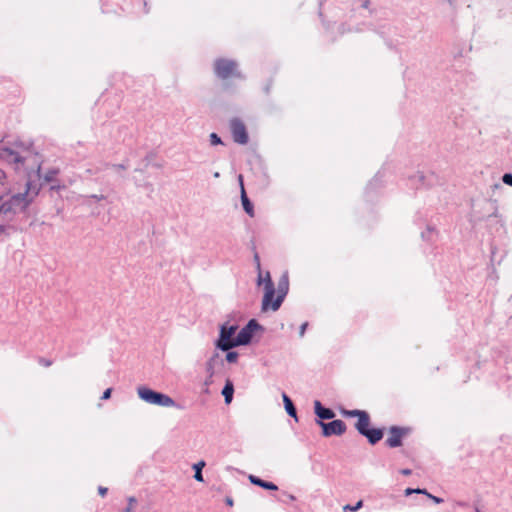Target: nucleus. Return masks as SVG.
Returning a JSON list of instances; mask_svg holds the SVG:
<instances>
[{
  "mask_svg": "<svg viewBox=\"0 0 512 512\" xmlns=\"http://www.w3.org/2000/svg\"><path fill=\"white\" fill-rule=\"evenodd\" d=\"M370 422L369 414L364 411V413L358 417L355 423V428L361 435L368 439L370 444L375 445L383 438V430L379 428H370Z\"/></svg>",
  "mask_w": 512,
  "mask_h": 512,
  "instance_id": "obj_1",
  "label": "nucleus"
},
{
  "mask_svg": "<svg viewBox=\"0 0 512 512\" xmlns=\"http://www.w3.org/2000/svg\"><path fill=\"white\" fill-rule=\"evenodd\" d=\"M287 290V284L284 287L280 286L277 296L275 297V287H271L264 289V296L262 299V310L267 311L271 309L272 311H276L280 308Z\"/></svg>",
  "mask_w": 512,
  "mask_h": 512,
  "instance_id": "obj_2",
  "label": "nucleus"
},
{
  "mask_svg": "<svg viewBox=\"0 0 512 512\" xmlns=\"http://www.w3.org/2000/svg\"><path fill=\"white\" fill-rule=\"evenodd\" d=\"M138 396L149 404H154L163 407H171L174 405V400L162 393L155 392L145 386L137 388Z\"/></svg>",
  "mask_w": 512,
  "mask_h": 512,
  "instance_id": "obj_3",
  "label": "nucleus"
},
{
  "mask_svg": "<svg viewBox=\"0 0 512 512\" xmlns=\"http://www.w3.org/2000/svg\"><path fill=\"white\" fill-rule=\"evenodd\" d=\"M214 72L223 80L240 76L237 69V63L233 60L224 58L217 59L214 62Z\"/></svg>",
  "mask_w": 512,
  "mask_h": 512,
  "instance_id": "obj_4",
  "label": "nucleus"
},
{
  "mask_svg": "<svg viewBox=\"0 0 512 512\" xmlns=\"http://www.w3.org/2000/svg\"><path fill=\"white\" fill-rule=\"evenodd\" d=\"M238 329L236 325L224 324L220 329V337L216 343V346L223 350L228 351L235 347V333Z\"/></svg>",
  "mask_w": 512,
  "mask_h": 512,
  "instance_id": "obj_5",
  "label": "nucleus"
},
{
  "mask_svg": "<svg viewBox=\"0 0 512 512\" xmlns=\"http://www.w3.org/2000/svg\"><path fill=\"white\" fill-rule=\"evenodd\" d=\"M230 130L234 142L245 145L248 143V133L245 124L238 118H234L230 121Z\"/></svg>",
  "mask_w": 512,
  "mask_h": 512,
  "instance_id": "obj_6",
  "label": "nucleus"
},
{
  "mask_svg": "<svg viewBox=\"0 0 512 512\" xmlns=\"http://www.w3.org/2000/svg\"><path fill=\"white\" fill-rule=\"evenodd\" d=\"M317 423L323 429V435L329 437L332 435H342L346 432V424L342 420H334L330 423H324L318 420Z\"/></svg>",
  "mask_w": 512,
  "mask_h": 512,
  "instance_id": "obj_7",
  "label": "nucleus"
},
{
  "mask_svg": "<svg viewBox=\"0 0 512 512\" xmlns=\"http://www.w3.org/2000/svg\"><path fill=\"white\" fill-rule=\"evenodd\" d=\"M258 328V323L252 319L243 327L235 337V347L248 344L251 341L253 332Z\"/></svg>",
  "mask_w": 512,
  "mask_h": 512,
  "instance_id": "obj_8",
  "label": "nucleus"
},
{
  "mask_svg": "<svg viewBox=\"0 0 512 512\" xmlns=\"http://www.w3.org/2000/svg\"><path fill=\"white\" fill-rule=\"evenodd\" d=\"M408 429L393 426L389 430V436L386 439V444L390 448L399 447L402 445V438L407 434Z\"/></svg>",
  "mask_w": 512,
  "mask_h": 512,
  "instance_id": "obj_9",
  "label": "nucleus"
},
{
  "mask_svg": "<svg viewBox=\"0 0 512 512\" xmlns=\"http://www.w3.org/2000/svg\"><path fill=\"white\" fill-rule=\"evenodd\" d=\"M239 181H240V186H241V202H242L243 209L250 217H253L254 216V208H253V205L250 202L249 198L247 197V194H246V191H245V188L243 185L242 175L239 176Z\"/></svg>",
  "mask_w": 512,
  "mask_h": 512,
  "instance_id": "obj_10",
  "label": "nucleus"
},
{
  "mask_svg": "<svg viewBox=\"0 0 512 512\" xmlns=\"http://www.w3.org/2000/svg\"><path fill=\"white\" fill-rule=\"evenodd\" d=\"M314 405L315 413L320 419H332L335 416L331 409L323 407L319 401H315Z\"/></svg>",
  "mask_w": 512,
  "mask_h": 512,
  "instance_id": "obj_11",
  "label": "nucleus"
},
{
  "mask_svg": "<svg viewBox=\"0 0 512 512\" xmlns=\"http://www.w3.org/2000/svg\"><path fill=\"white\" fill-rule=\"evenodd\" d=\"M249 480H250L251 483H253V484L257 485V486H260V487H262L264 489H267V490H277L278 489V487L274 483L264 481V480L254 476V475H250L249 476Z\"/></svg>",
  "mask_w": 512,
  "mask_h": 512,
  "instance_id": "obj_12",
  "label": "nucleus"
},
{
  "mask_svg": "<svg viewBox=\"0 0 512 512\" xmlns=\"http://www.w3.org/2000/svg\"><path fill=\"white\" fill-rule=\"evenodd\" d=\"M234 387L233 383L230 380L226 381V384L222 390V395L224 396L225 403L230 404L233 398Z\"/></svg>",
  "mask_w": 512,
  "mask_h": 512,
  "instance_id": "obj_13",
  "label": "nucleus"
},
{
  "mask_svg": "<svg viewBox=\"0 0 512 512\" xmlns=\"http://www.w3.org/2000/svg\"><path fill=\"white\" fill-rule=\"evenodd\" d=\"M257 284L258 285L264 284V289L269 288V284L271 287H274L270 273L266 272L265 275H263L261 270L258 273Z\"/></svg>",
  "mask_w": 512,
  "mask_h": 512,
  "instance_id": "obj_14",
  "label": "nucleus"
},
{
  "mask_svg": "<svg viewBox=\"0 0 512 512\" xmlns=\"http://www.w3.org/2000/svg\"><path fill=\"white\" fill-rule=\"evenodd\" d=\"M283 401H284L285 409H286L287 413L292 417H296V409L293 405V402L286 394H283Z\"/></svg>",
  "mask_w": 512,
  "mask_h": 512,
  "instance_id": "obj_15",
  "label": "nucleus"
},
{
  "mask_svg": "<svg viewBox=\"0 0 512 512\" xmlns=\"http://www.w3.org/2000/svg\"><path fill=\"white\" fill-rule=\"evenodd\" d=\"M204 466H205L204 461H199L198 463L193 465V468L195 470L194 478L199 482H203L202 468Z\"/></svg>",
  "mask_w": 512,
  "mask_h": 512,
  "instance_id": "obj_16",
  "label": "nucleus"
},
{
  "mask_svg": "<svg viewBox=\"0 0 512 512\" xmlns=\"http://www.w3.org/2000/svg\"><path fill=\"white\" fill-rule=\"evenodd\" d=\"M362 413H364V410H343L342 415L345 417H359Z\"/></svg>",
  "mask_w": 512,
  "mask_h": 512,
  "instance_id": "obj_17",
  "label": "nucleus"
},
{
  "mask_svg": "<svg viewBox=\"0 0 512 512\" xmlns=\"http://www.w3.org/2000/svg\"><path fill=\"white\" fill-rule=\"evenodd\" d=\"M217 358H218V354H215L207 362V371L209 372L210 376H212L214 374V362L216 361Z\"/></svg>",
  "mask_w": 512,
  "mask_h": 512,
  "instance_id": "obj_18",
  "label": "nucleus"
},
{
  "mask_svg": "<svg viewBox=\"0 0 512 512\" xmlns=\"http://www.w3.org/2000/svg\"><path fill=\"white\" fill-rule=\"evenodd\" d=\"M362 505H363V501H362V500H360V501H358V502L356 503V505H354V506H351V505H345V506L343 507V510H344L345 512H348V511H352V512H353V511H357V510H359V509L362 507Z\"/></svg>",
  "mask_w": 512,
  "mask_h": 512,
  "instance_id": "obj_19",
  "label": "nucleus"
},
{
  "mask_svg": "<svg viewBox=\"0 0 512 512\" xmlns=\"http://www.w3.org/2000/svg\"><path fill=\"white\" fill-rule=\"evenodd\" d=\"M237 359H238V353L228 350V353L226 354V360L229 363H235L237 361Z\"/></svg>",
  "mask_w": 512,
  "mask_h": 512,
  "instance_id": "obj_20",
  "label": "nucleus"
},
{
  "mask_svg": "<svg viewBox=\"0 0 512 512\" xmlns=\"http://www.w3.org/2000/svg\"><path fill=\"white\" fill-rule=\"evenodd\" d=\"M57 173H58L57 170H51V171L47 172L44 176V181L47 183L53 181L55 179Z\"/></svg>",
  "mask_w": 512,
  "mask_h": 512,
  "instance_id": "obj_21",
  "label": "nucleus"
},
{
  "mask_svg": "<svg viewBox=\"0 0 512 512\" xmlns=\"http://www.w3.org/2000/svg\"><path fill=\"white\" fill-rule=\"evenodd\" d=\"M210 141L212 145H217L221 143V139L218 137L216 133L210 134Z\"/></svg>",
  "mask_w": 512,
  "mask_h": 512,
  "instance_id": "obj_22",
  "label": "nucleus"
},
{
  "mask_svg": "<svg viewBox=\"0 0 512 512\" xmlns=\"http://www.w3.org/2000/svg\"><path fill=\"white\" fill-rule=\"evenodd\" d=\"M502 180L505 184L512 186V174H504Z\"/></svg>",
  "mask_w": 512,
  "mask_h": 512,
  "instance_id": "obj_23",
  "label": "nucleus"
},
{
  "mask_svg": "<svg viewBox=\"0 0 512 512\" xmlns=\"http://www.w3.org/2000/svg\"><path fill=\"white\" fill-rule=\"evenodd\" d=\"M128 501H129V504H128V507L126 508L125 512H131L134 507V504L136 503V499L134 497H130L128 499Z\"/></svg>",
  "mask_w": 512,
  "mask_h": 512,
  "instance_id": "obj_24",
  "label": "nucleus"
},
{
  "mask_svg": "<svg viewBox=\"0 0 512 512\" xmlns=\"http://www.w3.org/2000/svg\"><path fill=\"white\" fill-rule=\"evenodd\" d=\"M426 496H427L428 498H430L431 500H433V501H434L435 503H437V504H440V503H442V502H443V499H442V498H439V497H437V496H434V495H432V494H430V493H426Z\"/></svg>",
  "mask_w": 512,
  "mask_h": 512,
  "instance_id": "obj_25",
  "label": "nucleus"
},
{
  "mask_svg": "<svg viewBox=\"0 0 512 512\" xmlns=\"http://www.w3.org/2000/svg\"><path fill=\"white\" fill-rule=\"evenodd\" d=\"M111 393H112V389L111 388L106 389L103 392V395H102L101 399H103V400L109 399L111 397Z\"/></svg>",
  "mask_w": 512,
  "mask_h": 512,
  "instance_id": "obj_26",
  "label": "nucleus"
},
{
  "mask_svg": "<svg viewBox=\"0 0 512 512\" xmlns=\"http://www.w3.org/2000/svg\"><path fill=\"white\" fill-rule=\"evenodd\" d=\"M307 326H308V323H307V322L303 323V324L300 326V331H299V335H300V337H303V336H304Z\"/></svg>",
  "mask_w": 512,
  "mask_h": 512,
  "instance_id": "obj_27",
  "label": "nucleus"
},
{
  "mask_svg": "<svg viewBox=\"0 0 512 512\" xmlns=\"http://www.w3.org/2000/svg\"><path fill=\"white\" fill-rule=\"evenodd\" d=\"M254 259H255V262H256V265H257V269H258V271H260L261 270V265H260V258L258 256V254H255Z\"/></svg>",
  "mask_w": 512,
  "mask_h": 512,
  "instance_id": "obj_28",
  "label": "nucleus"
},
{
  "mask_svg": "<svg viewBox=\"0 0 512 512\" xmlns=\"http://www.w3.org/2000/svg\"><path fill=\"white\" fill-rule=\"evenodd\" d=\"M40 363L43 365V366H50L52 364V362L50 360H47V359H41L40 360Z\"/></svg>",
  "mask_w": 512,
  "mask_h": 512,
  "instance_id": "obj_29",
  "label": "nucleus"
},
{
  "mask_svg": "<svg viewBox=\"0 0 512 512\" xmlns=\"http://www.w3.org/2000/svg\"><path fill=\"white\" fill-rule=\"evenodd\" d=\"M98 491H99L101 496H105V494L107 493V488L99 487Z\"/></svg>",
  "mask_w": 512,
  "mask_h": 512,
  "instance_id": "obj_30",
  "label": "nucleus"
},
{
  "mask_svg": "<svg viewBox=\"0 0 512 512\" xmlns=\"http://www.w3.org/2000/svg\"><path fill=\"white\" fill-rule=\"evenodd\" d=\"M401 473L405 476H409L411 474V470L410 469H402Z\"/></svg>",
  "mask_w": 512,
  "mask_h": 512,
  "instance_id": "obj_31",
  "label": "nucleus"
},
{
  "mask_svg": "<svg viewBox=\"0 0 512 512\" xmlns=\"http://www.w3.org/2000/svg\"><path fill=\"white\" fill-rule=\"evenodd\" d=\"M412 493H415V489L407 488V489L405 490V495H406V496H408V495H410V494H412Z\"/></svg>",
  "mask_w": 512,
  "mask_h": 512,
  "instance_id": "obj_32",
  "label": "nucleus"
},
{
  "mask_svg": "<svg viewBox=\"0 0 512 512\" xmlns=\"http://www.w3.org/2000/svg\"><path fill=\"white\" fill-rule=\"evenodd\" d=\"M415 493L425 494V495H426V493H428V492H427L425 489H419V488H417V489H415Z\"/></svg>",
  "mask_w": 512,
  "mask_h": 512,
  "instance_id": "obj_33",
  "label": "nucleus"
},
{
  "mask_svg": "<svg viewBox=\"0 0 512 512\" xmlns=\"http://www.w3.org/2000/svg\"><path fill=\"white\" fill-rule=\"evenodd\" d=\"M5 179H6L5 173L2 170H0V182H3Z\"/></svg>",
  "mask_w": 512,
  "mask_h": 512,
  "instance_id": "obj_34",
  "label": "nucleus"
},
{
  "mask_svg": "<svg viewBox=\"0 0 512 512\" xmlns=\"http://www.w3.org/2000/svg\"><path fill=\"white\" fill-rule=\"evenodd\" d=\"M477 512H480L479 510H477Z\"/></svg>",
  "mask_w": 512,
  "mask_h": 512,
  "instance_id": "obj_35",
  "label": "nucleus"
}]
</instances>
